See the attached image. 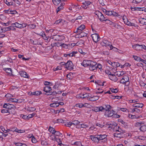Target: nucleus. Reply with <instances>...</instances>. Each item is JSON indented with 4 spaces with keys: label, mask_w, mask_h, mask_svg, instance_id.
I'll list each match as a JSON object with an SVG mask.
<instances>
[{
    "label": "nucleus",
    "mask_w": 146,
    "mask_h": 146,
    "mask_svg": "<svg viewBox=\"0 0 146 146\" xmlns=\"http://www.w3.org/2000/svg\"><path fill=\"white\" fill-rule=\"evenodd\" d=\"M99 142H100L103 143H106L107 141V135L105 134L98 135Z\"/></svg>",
    "instance_id": "1"
},
{
    "label": "nucleus",
    "mask_w": 146,
    "mask_h": 146,
    "mask_svg": "<svg viewBox=\"0 0 146 146\" xmlns=\"http://www.w3.org/2000/svg\"><path fill=\"white\" fill-rule=\"evenodd\" d=\"M101 44L103 46H105L107 47H110V50H111L113 48L111 43L105 39H103V42L101 43Z\"/></svg>",
    "instance_id": "2"
},
{
    "label": "nucleus",
    "mask_w": 146,
    "mask_h": 146,
    "mask_svg": "<svg viewBox=\"0 0 146 146\" xmlns=\"http://www.w3.org/2000/svg\"><path fill=\"white\" fill-rule=\"evenodd\" d=\"M51 39L55 40L61 41L64 38V37L63 36H60L58 35H53L50 36Z\"/></svg>",
    "instance_id": "3"
},
{
    "label": "nucleus",
    "mask_w": 146,
    "mask_h": 146,
    "mask_svg": "<svg viewBox=\"0 0 146 146\" xmlns=\"http://www.w3.org/2000/svg\"><path fill=\"white\" fill-rule=\"evenodd\" d=\"M96 15H97L100 21H103L106 20V17L100 12L98 11L96 12Z\"/></svg>",
    "instance_id": "4"
},
{
    "label": "nucleus",
    "mask_w": 146,
    "mask_h": 146,
    "mask_svg": "<svg viewBox=\"0 0 146 146\" xmlns=\"http://www.w3.org/2000/svg\"><path fill=\"white\" fill-rule=\"evenodd\" d=\"M89 69L91 71H95L97 69V63L92 61L89 66Z\"/></svg>",
    "instance_id": "5"
},
{
    "label": "nucleus",
    "mask_w": 146,
    "mask_h": 146,
    "mask_svg": "<svg viewBox=\"0 0 146 146\" xmlns=\"http://www.w3.org/2000/svg\"><path fill=\"white\" fill-rule=\"evenodd\" d=\"M65 68L68 70H71L73 69V64L71 61H68L66 63Z\"/></svg>",
    "instance_id": "6"
},
{
    "label": "nucleus",
    "mask_w": 146,
    "mask_h": 146,
    "mask_svg": "<svg viewBox=\"0 0 146 146\" xmlns=\"http://www.w3.org/2000/svg\"><path fill=\"white\" fill-rule=\"evenodd\" d=\"M93 40L95 42H96L99 41L100 38L99 35L97 33H95L92 34L91 35Z\"/></svg>",
    "instance_id": "7"
},
{
    "label": "nucleus",
    "mask_w": 146,
    "mask_h": 146,
    "mask_svg": "<svg viewBox=\"0 0 146 146\" xmlns=\"http://www.w3.org/2000/svg\"><path fill=\"white\" fill-rule=\"evenodd\" d=\"M119 131L117 129L115 131V133L113 134V136L115 137L121 138L125 136L124 134L121 133H118V132H119Z\"/></svg>",
    "instance_id": "8"
},
{
    "label": "nucleus",
    "mask_w": 146,
    "mask_h": 146,
    "mask_svg": "<svg viewBox=\"0 0 146 146\" xmlns=\"http://www.w3.org/2000/svg\"><path fill=\"white\" fill-rule=\"evenodd\" d=\"M92 61L89 60H84L82 65L84 67H87L88 66H90Z\"/></svg>",
    "instance_id": "9"
},
{
    "label": "nucleus",
    "mask_w": 146,
    "mask_h": 146,
    "mask_svg": "<svg viewBox=\"0 0 146 146\" xmlns=\"http://www.w3.org/2000/svg\"><path fill=\"white\" fill-rule=\"evenodd\" d=\"M129 81V79L128 76L126 75L124 76L120 81V83L125 84L128 82Z\"/></svg>",
    "instance_id": "10"
},
{
    "label": "nucleus",
    "mask_w": 146,
    "mask_h": 146,
    "mask_svg": "<svg viewBox=\"0 0 146 146\" xmlns=\"http://www.w3.org/2000/svg\"><path fill=\"white\" fill-rule=\"evenodd\" d=\"M139 48H143L146 50V46L144 45H140L138 44H136L133 46V48L137 50H139V49H138Z\"/></svg>",
    "instance_id": "11"
},
{
    "label": "nucleus",
    "mask_w": 146,
    "mask_h": 146,
    "mask_svg": "<svg viewBox=\"0 0 146 146\" xmlns=\"http://www.w3.org/2000/svg\"><path fill=\"white\" fill-rule=\"evenodd\" d=\"M113 111H114L113 110L112 111H111L110 110L106 111L105 115L108 117H110L112 116L114 114Z\"/></svg>",
    "instance_id": "12"
},
{
    "label": "nucleus",
    "mask_w": 146,
    "mask_h": 146,
    "mask_svg": "<svg viewBox=\"0 0 146 146\" xmlns=\"http://www.w3.org/2000/svg\"><path fill=\"white\" fill-rule=\"evenodd\" d=\"M90 138L93 141L95 142L98 143L99 142L98 135H96V137L91 135L90 136Z\"/></svg>",
    "instance_id": "13"
},
{
    "label": "nucleus",
    "mask_w": 146,
    "mask_h": 146,
    "mask_svg": "<svg viewBox=\"0 0 146 146\" xmlns=\"http://www.w3.org/2000/svg\"><path fill=\"white\" fill-rule=\"evenodd\" d=\"M91 2L89 1H85L84 2L82 3V7L85 9H87V6L90 5Z\"/></svg>",
    "instance_id": "14"
},
{
    "label": "nucleus",
    "mask_w": 146,
    "mask_h": 146,
    "mask_svg": "<svg viewBox=\"0 0 146 146\" xmlns=\"http://www.w3.org/2000/svg\"><path fill=\"white\" fill-rule=\"evenodd\" d=\"M19 73L21 76L25 78H29L28 75L25 72L21 71L19 72Z\"/></svg>",
    "instance_id": "15"
},
{
    "label": "nucleus",
    "mask_w": 146,
    "mask_h": 146,
    "mask_svg": "<svg viewBox=\"0 0 146 146\" xmlns=\"http://www.w3.org/2000/svg\"><path fill=\"white\" fill-rule=\"evenodd\" d=\"M85 28V26L84 25H80L79 27L77 28L76 32L77 33H79L81 32V31H82Z\"/></svg>",
    "instance_id": "16"
},
{
    "label": "nucleus",
    "mask_w": 146,
    "mask_h": 146,
    "mask_svg": "<svg viewBox=\"0 0 146 146\" xmlns=\"http://www.w3.org/2000/svg\"><path fill=\"white\" fill-rule=\"evenodd\" d=\"M110 126L108 127L109 128H111V129H114V127L117 126V124L114 121L110 122Z\"/></svg>",
    "instance_id": "17"
},
{
    "label": "nucleus",
    "mask_w": 146,
    "mask_h": 146,
    "mask_svg": "<svg viewBox=\"0 0 146 146\" xmlns=\"http://www.w3.org/2000/svg\"><path fill=\"white\" fill-rule=\"evenodd\" d=\"M139 21L141 25H146V19L144 18H141L139 19Z\"/></svg>",
    "instance_id": "18"
},
{
    "label": "nucleus",
    "mask_w": 146,
    "mask_h": 146,
    "mask_svg": "<svg viewBox=\"0 0 146 146\" xmlns=\"http://www.w3.org/2000/svg\"><path fill=\"white\" fill-rule=\"evenodd\" d=\"M133 106L134 107L142 108L143 106L142 104L135 103L133 104Z\"/></svg>",
    "instance_id": "19"
},
{
    "label": "nucleus",
    "mask_w": 146,
    "mask_h": 146,
    "mask_svg": "<svg viewBox=\"0 0 146 146\" xmlns=\"http://www.w3.org/2000/svg\"><path fill=\"white\" fill-rule=\"evenodd\" d=\"M51 88L49 86H46L44 87V91L47 93L48 92H49L51 90Z\"/></svg>",
    "instance_id": "20"
},
{
    "label": "nucleus",
    "mask_w": 146,
    "mask_h": 146,
    "mask_svg": "<svg viewBox=\"0 0 146 146\" xmlns=\"http://www.w3.org/2000/svg\"><path fill=\"white\" fill-rule=\"evenodd\" d=\"M42 36L43 38L45 40H46V41L48 42H49L50 39H51V38H50L48 36L47 37L45 34H42Z\"/></svg>",
    "instance_id": "21"
},
{
    "label": "nucleus",
    "mask_w": 146,
    "mask_h": 146,
    "mask_svg": "<svg viewBox=\"0 0 146 146\" xmlns=\"http://www.w3.org/2000/svg\"><path fill=\"white\" fill-rule=\"evenodd\" d=\"M65 46H67V45H66V44H65L64 43H62L61 41L56 42V46H62V47H65Z\"/></svg>",
    "instance_id": "22"
},
{
    "label": "nucleus",
    "mask_w": 146,
    "mask_h": 146,
    "mask_svg": "<svg viewBox=\"0 0 146 146\" xmlns=\"http://www.w3.org/2000/svg\"><path fill=\"white\" fill-rule=\"evenodd\" d=\"M104 111H108L111 109V106L109 105H105L103 106Z\"/></svg>",
    "instance_id": "23"
},
{
    "label": "nucleus",
    "mask_w": 146,
    "mask_h": 146,
    "mask_svg": "<svg viewBox=\"0 0 146 146\" xmlns=\"http://www.w3.org/2000/svg\"><path fill=\"white\" fill-rule=\"evenodd\" d=\"M73 77V74L72 72H70L67 75V77L69 80L72 79Z\"/></svg>",
    "instance_id": "24"
},
{
    "label": "nucleus",
    "mask_w": 146,
    "mask_h": 146,
    "mask_svg": "<svg viewBox=\"0 0 146 146\" xmlns=\"http://www.w3.org/2000/svg\"><path fill=\"white\" fill-rule=\"evenodd\" d=\"M50 106L52 107H57L59 106V103L54 102L50 104Z\"/></svg>",
    "instance_id": "25"
},
{
    "label": "nucleus",
    "mask_w": 146,
    "mask_h": 146,
    "mask_svg": "<svg viewBox=\"0 0 146 146\" xmlns=\"http://www.w3.org/2000/svg\"><path fill=\"white\" fill-rule=\"evenodd\" d=\"M48 131L53 134H54L55 133V129L50 126L48 129Z\"/></svg>",
    "instance_id": "26"
},
{
    "label": "nucleus",
    "mask_w": 146,
    "mask_h": 146,
    "mask_svg": "<svg viewBox=\"0 0 146 146\" xmlns=\"http://www.w3.org/2000/svg\"><path fill=\"white\" fill-rule=\"evenodd\" d=\"M109 77L110 79L112 81H116L117 80L115 76H110Z\"/></svg>",
    "instance_id": "27"
},
{
    "label": "nucleus",
    "mask_w": 146,
    "mask_h": 146,
    "mask_svg": "<svg viewBox=\"0 0 146 146\" xmlns=\"http://www.w3.org/2000/svg\"><path fill=\"white\" fill-rule=\"evenodd\" d=\"M12 25H14L15 27L21 29V24L18 23L17 22H15V23H12Z\"/></svg>",
    "instance_id": "28"
},
{
    "label": "nucleus",
    "mask_w": 146,
    "mask_h": 146,
    "mask_svg": "<svg viewBox=\"0 0 146 146\" xmlns=\"http://www.w3.org/2000/svg\"><path fill=\"white\" fill-rule=\"evenodd\" d=\"M10 102H18L19 100L16 98H9L8 100Z\"/></svg>",
    "instance_id": "29"
},
{
    "label": "nucleus",
    "mask_w": 146,
    "mask_h": 146,
    "mask_svg": "<svg viewBox=\"0 0 146 146\" xmlns=\"http://www.w3.org/2000/svg\"><path fill=\"white\" fill-rule=\"evenodd\" d=\"M8 31H9L8 27H5L3 28H1L0 30V32L1 33H4Z\"/></svg>",
    "instance_id": "30"
},
{
    "label": "nucleus",
    "mask_w": 146,
    "mask_h": 146,
    "mask_svg": "<svg viewBox=\"0 0 146 146\" xmlns=\"http://www.w3.org/2000/svg\"><path fill=\"white\" fill-rule=\"evenodd\" d=\"M89 100L91 101H94L98 100V97L97 96H94L93 97H90L89 98Z\"/></svg>",
    "instance_id": "31"
},
{
    "label": "nucleus",
    "mask_w": 146,
    "mask_h": 146,
    "mask_svg": "<svg viewBox=\"0 0 146 146\" xmlns=\"http://www.w3.org/2000/svg\"><path fill=\"white\" fill-rule=\"evenodd\" d=\"M117 74H116L117 76L119 77L123 75L125 73L124 71H119L116 72Z\"/></svg>",
    "instance_id": "32"
},
{
    "label": "nucleus",
    "mask_w": 146,
    "mask_h": 146,
    "mask_svg": "<svg viewBox=\"0 0 146 146\" xmlns=\"http://www.w3.org/2000/svg\"><path fill=\"white\" fill-rule=\"evenodd\" d=\"M133 58L134 59L137 61L140 62L141 61V59L139 57H138L135 55L133 56Z\"/></svg>",
    "instance_id": "33"
},
{
    "label": "nucleus",
    "mask_w": 146,
    "mask_h": 146,
    "mask_svg": "<svg viewBox=\"0 0 146 146\" xmlns=\"http://www.w3.org/2000/svg\"><path fill=\"white\" fill-rule=\"evenodd\" d=\"M4 70H5L6 72L10 74L12 73V71L11 69L10 68H4Z\"/></svg>",
    "instance_id": "34"
},
{
    "label": "nucleus",
    "mask_w": 146,
    "mask_h": 146,
    "mask_svg": "<svg viewBox=\"0 0 146 146\" xmlns=\"http://www.w3.org/2000/svg\"><path fill=\"white\" fill-rule=\"evenodd\" d=\"M42 94V92L40 91H35L34 92H33L32 93V94L33 95H35L38 96V95H39L40 94Z\"/></svg>",
    "instance_id": "35"
},
{
    "label": "nucleus",
    "mask_w": 146,
    "mask_h": 146,
    "mask_svg": "<svg viewBox=\"0 0 146 146\" xmlns=\"http://www.w3.org/2000/svg\"><path fill=\"white\" fill-rule=\"evenodd\" d=\"M78 53V52L76 51H73L72 52L70 53L69 54H68V55L70 57H72L73 56H75V54H76L77 53Z\"/></svg>",
    "instance_id": "36"
},
{
    "label": "nucleus",
    "mask_w": 146,
    "mask_h": 146,
    "mask_svg": "<svg viewBox=\"0 0 146 146\" xmlns=\"http://www.w3.org/2000/svg\"><path fill=\"white\" fill-rule=\"evenodd\" d=\"M60 1L61 0H52V1L53 4L56 5L60 3Z\"/></svg>",
    "instance_id": "37"
},
{
    "label": "nucleus",
    "mask_w": 146,
    "mask_h": 146,
    "mask_svg": "<svg viewBox=\"0 0 146 146\" xmlns=\"http://www.w3.org/2000/svg\"><path fill=\"white\" fill-rule=\"evenodd\" d=\"M140 129L141 131H146V126L145 125L141 126L140 127Z\"/></svg>",
    "instance_id": "38"
},
{
    "label": "nucleus",
    "mask_w": 146,
    "mask_h": 146,
    "mask_svg": "<svg viewBox=\"0 0 146 146\" xmlns=\"http://www.w3.org/2000/svg\"><path fill=\"white\" fill-rule=\"evenodd\" d=\"M138 139L140 140H143L144 142L146 143V137L144 136H139L138 138Z\"/></svg>",
    "instance_id": "39"
},
{
    "label": "nucleus",
    "mask_w": 146,
    "mask_h": 146,
    "mask_svg": "<svg viewBox=\"0 0 146 146\" xmlns=\"http://www.w3.org/2000/svg\"><path fill=\"white\" fill-rule=\"evenodd\" d=\"M15 108H12L9 109H8V113H9L11 114H14L15 113Z\"/></svg>",
    "instance_id": "40"
},
{
    "label": "nucleus",
    "mask_w": 146,
    "mask_h": 146,
    "mask_svg": "<svg viewBox=\"0 0 146 146\" xmlns=\"http://www.w3.org/2000/svg\"><path fill=\"white\" fill-rule=\"evenodd\" d=\"M12 108H16V107L14 105L8 104V109Z\"/></svg>",
    "instance_id": "41"
},
{
    "label": "nucleus",
    "mask_w": 146,
    "mask_h": 146,
    "mask_svg": "<svg viewBox=\"0 0 146 146\" xmlns=\"http://www.w3.org/2000/svg\"><path fill=\"white\" fill-rule=\"evenodd\" d=\"M128 117L129 118H131L132 119H134L135 118H137L138 117L136 116L135 115L129 114L128 115Z\"/></svg>",
    "instance_id": "42"
},
{
    "label": "nucleus",
    "mask_w": 146,
    "mask_h": 146,
    "mask_svg": "<svg viewBox=\"0 0 146 146\" xmlns=\"http://www.w3.org/2000/svg\"><path fill=\"white\" fill-rule=\"evenodd\" d=\"M72 124L77 125L79 124L80 122L78 120H74L72 121Z\"/></svg>",
    "instance_id": "43"
},
{
    "label": "nucleus",
    "mask_w": 146,
    "mask_h": 146,
    "mask_svg": "<svg viewBox=\"0 0 146 146\" xmlns=\"http://www.w3.org/2000/svg\"><path fill=\"white\" fill-rule=\"evenodd\" d=\"M31 137H32L31 141L33 143H35L37 142V140L35 138L34 136L32 135Z\"/></svg>",
    "instance_id": "44"
},
{
    "label": "nucleus",
    "mask_w": 146,
    "mask_h": 146,
    "mask_svg": "<svg viewBox=\"0 0 146 146\" xmlns=\"http://www.w3.org/2000/svg\"><path fill=\"white\" fill-rule=\"evenodd\" d=\"M4 1L7 5H13V2H9L7 0H4Z\"/></svg>",
    "instance_id": "45"
},
{
    "label": "nucleus",
    "mask_w": 146,
    "mask_h": 146,
    "mask_svg": "<svg viewBox=\"0 0 146 146\" xmlns=\"http://www.w3.org/2000/svg\"><path fill=\"white\" fill-rule=\"evenodd\" d=\"M15 26L14 25H12L11 26H10L8 27L9 31L10 30H12V31H15L16 30L15 28H14Z\"/></svg>",
    "instance_id": "46"
},
{
    "label": "nucleus",
    "mask_w": 146,
    "mask_h": 146,
    "mask_svg": "<svg viewBox=\"0 0 146 146\" xmlns=\"http://www.w3.org/2000/svg\"><path fill=\"white\" fill-rule=\"evenodd\" d=\"M28 27L30 28L34 29L36 27V25L33 24H30L28 25Z\"/></svg>",
    "instance_id": "47"
},
{
    "label": "nucleus",
    "mask_w": 146,
    "mask_h": 146,
    "mask_svg": "<svg viewBox=\"0 0 146 146\" xmlns=\"http://www.w3.org/2000/svg\"><path fill=\"white\" fill-rule=\"evenodd\" d=\"M63 8V6L62 5H61L60 6L58 7L56 9L57 13H58L59 11L62 9Z\"/></svg>",
    "instance_id": "48"
},
{
    "label": "nucleus",
    "mask_w": 146,
    "mask_h": 146,
    "mask_svg": "<svg viewBox=\"0 0 146 146\" xmlns=\"http://www.w3.org/2000/svg\"><path fill=\"white\" fill-rule=\"evenodd\" d=\"M105 14L106 15H112V11H107L106 9H105Z\"/></svg>",
    "instance_id": "49"
},
{
    "label": "nucleus",
    "mask_w": 146,
    "mask_h": 146,
    "mask_svg": "<svg viewBox=\"0 0 146 146\" xmlns=\"http://www.w3.org/2000/svg\"><path fill=\"white\" fill-rule=\"evenodd\" d=\"M89 97V95L87 94H83V96H81L80 98L84 99Z\"/></svg>",
    "instance_id": "50"
},
{
    "label": "nucleus",
    "mask_w": 146,
    "mask_h": 146,
    "mask_svg": "<svg viewBox=\"0 0 146 146\" xmlns=\"http://www.w3.org/2000/svg\"><path fill=\"white\" fill-rule=\"evenodd\" d=\"M110 89L111 91L113 93H116L117 92L118 90L116 88L114 89L113 88H110Z\"/></svg>",
    "instance_id": "51"
},
{
    "label": "nucleus",
    "mask_w": 146,
    "mask_h": 146,
    "mask_svg": "<svg viewBox=\"0 0 146 146\" xmlns=\"http://www.w3.org/2000/svg\"><path fill=\"white\" fill-rule=\"evenodd\" d=\"M56 122L57 123H64V120H62V119H57L56 121Z\"/></svg>",
    "instance_id": "52"
},
{
    "label": "nucleus",
    "mask_w": 146,
    "mask_h": 146,
    "mask_svg": "<svg viewBox=\"0 0 146 146\" xmlns=\"http://www.w3.org/2000/svg\"><path fill=\"white\" fill-rule=\"evenodd\" d=\"M102 66L101 64L99 63L98 64H97V68H98L100 69V71H101L102 69Z\"/></svg>",
    "instance_id": "53"
},
{
    "label": "nucleus",
    "mask_w": 146,
    "mask_h": 146,
    "mask_svg": "<svg viewBox=\"0 0 146 146\" xmlns=\"http://www.w3.org/2000/svg\"><path fill=\"white\" fill-rule=\"evenodd\" d=\"M81 34V36H82V37L86 36H87V34L86 33L83 32H80Z\"/></svg>",
    "instance_id": "54"
},
{
    "label": "nucleus",
    "mask_w": 146,
    "mask_h": 146,
    "mask_svg": "<svg viewBox=\"0 0 146 146\" xmlns=\"http://www.w3.org/2000/svg\"><path fill=\"white\" fill-rule=\"evenodd\" d=\"M54 134L55 135L57 136H60L61 135H62V134L60 133V132L56 131L55 133Z\"/></svg>",
    "instance_id": "55"
},
{
    "label": "nucleus",
    "mask_w": 146,
    "mask_h": 146,
    "mask_svg": "<svg viewBox=\"0 0 146 146\" xmlns=\"http://www.w3.org/2000/svg\"><path fill=\"white\" fill-rule=\"evenodd\" d=\"M16 132H17L18 133H22L25 132V131L24 130H19L17 129Z\"/></svg>",
    "instance_id": "56"
},
{
    "label": "nucleus",
    "mask_w": 146,
    "mask_h": 146,
    "mask_svg": "<svg viewBox=\"0 0 146 146\" xmlns=\"http://www.w3.org/2000/svg\"><path fill=\"white\" fill-rule=\"evenodd\" d=\"M83 104H77L75 105V106L77 107L81 108L83 107Z\"/></svg>",
    "instance_id": "57"
},
{
    "label": "nucleus",
    "mask_w": 146,
    "mask_h": 146,
    "mask_svg": "<svg viewBox=\"0 0 146 146\" xmlns=\"http://www.w3.org/2000/svg\"><path fill=\"white\" fill-rule=\"evenodd\" d=\"M92 110L96 112L99 111L98 107H94L92 109Z\"/></svg>",
    "instance_id": "58"
},
{
    "label": "nucleus",
    "mask_w": 146,
    "mask_h": 146,
    "mask_svg": "<svg viewBox=\"0 0 146 146\" xmlns=\"http://www.w3.org/2000/svg\"><path fill=\"white\" fill-rule=\"evenodd\" d=\"M99 111H105L103 106H101L98 107Z\"/></svg>",
    "instance_id": "59"
},
{
    "label": "nucleus",
    "mask_w": 146,
    "mask_h": 146,
    "mask_svg": "<svg viewBox=\"0 0 146 146\" xmlns=\"http://www.w3.org/2000/svg\"><path fill=\"white\" fill-rule=\"evenodd\" d=\"M31 42L34 45H37L38 44V43L37 41L35 40H32L31 39Z\"/></svg>",
    "instance_id": "60"
},
{
    "label": "nucleus",
    "mask_w": 146,
    "mask_h": 146,
    "mask_svg": "<svg viewBox=\"0 0 146 146\" xmlns=\"http://www.w3.org/2000/svg\"><path fill=\"white\" fill-rule=\"evenodd\" d=\"M142 0H133V2L134 3L137 4L141 2Z\"/></svg>",
    "instance_id": "61"
},
{
    "label": "nucleus",
    "mask_w": 146,
    "mask_h": 146,
    "mask_svg": "<svg viewBox=\"0 0 146 146\" xmlns=\"http://www.w3.org/2000/svg\"><path fill=\"white\" fill-rule=\"evenodd\" d=\"M41 144L43 145L46 146L47 145V143L46 141H41Z\"/></svg>",
    "instance_id": "62"
},
{
    "label": "nucleus",
    "mask_w": 146,
    "mask_h": 146,
    "mask_svg": "<svg viewBox=\"0 0 146 146\" xmlns=\"http://www.w3.org/2000/svg\"><path fill=\"white\" fill-rule=\"evenodd\" d=\"M21 116L24 119H28V116L27 115H24L23 114H21Z\"/></svg>",
    "instance_id": "63"
},
{
    "label": "nucleus",
    "mask_w": 146,
    "mask_h": 146,
    "mask_svg": "<svg viewBox=\"0 0 146 146\" xmlns=\"http://www.w3.org/2000/svg\"><path fill=\"white\" fill-rule=\"evenodd\" d=\"M50 137L51 139H52L53 140H55L56 139V137L55 136V135H52L50 136Z\"/></svg>",
    "instance_id": "64"
}]
</instances>
